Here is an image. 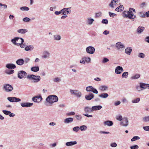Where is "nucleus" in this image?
Returning <instances> with one entry per match:
<instances>
[{
	"mask_svg": "<svg viewBox=\"0 0 149 149\" xmlns=\"http://www.w3.org/2000/svg\"><path fill=\"white\" fill-rule=\"evenodd\" d=\"M135 13V9L131 8H129V11L127 12L125 11H124L123 14L125 16L124 17L126 18H128L130 19H134L136 17V16L134 15Z\"/></svg>",
	"mask_w": 149,
	"mask_h": 149,
	"instance_id": "obj_1",
	"label": "nucleus"
},
{
	"mask_svg": "<svg viewBox=\"0 0 149 149\" xmlns=\"http://www.w3.org/2000/svg\"><path fill=\"white\" fill-rule=\"evenodd\" d=\"M27 78L32 81L33 83L38 82L41 79V78L40 76L35 75L33 74L28 75L27 76Z\"/></svg>",
	"mask_w": 149,
	"mask_h": 149,
	"instance_id": "obj_2",
	"label": "nucleus"
},
{
	"mask_svg": "<svg viewBox=\"0 0 149 149\" xmlns=\"http://www.w3.org/2000/svg\"><path fill=\"white\" fill-rule=\"evenodd\" d=\"M46 101L52 104L53 103L56 102L58 100L57 96L55 95H51L48 96L46 98Z\"/></svg>",
	"mask_w": 149,
	"mask_h": 149,
	"instance_id": "obj_3",
	"label": "nucleus"
},
{
	"mask_svg": "<svg viewBox=\"0 0 149 149\" xmlns=\"http://www.w3.org/2000/svg\"><path fill=\"white\" fill-rule=\"evenodd\" d=\"M3 89L5 92H9L12 91L13 88L12 86L9 84H4Z\"/></svg>",
	"mask_w": 149,
	"mask_h": 149,
	"instance_id": "obj_4",
	"label": "nucleus"
},
{
	"mask_svg": "<svg viewBox=\"0 0 149 149\" xmlns=\"http://www.w3.org/2000/svg\"><path fill=\"white\" fill-rule=\"evenodd\" d=\"M91 60V58L90 57L84 56L82 58L81 60L79 62L85 65L86 63L88 64L90 63Z\"/></svg>",
	"mask_w": 149,
	"mask_h": 149,
	"instance_id": "obj_5",
	"label": "nucleus"
},
{
	"mask_svg": "<svg viewBox=\"0 0 149 149\" xmlns=\"http://www.w3.org/2000/svg\"><path fill=\"white\" fill-rule=\"evenodd\" d=\"M70 92L71 95H74L78 98L81 97L82 95L81 92L77 90H70Z\"/></svg>",
	"mask_w": 149,
	"mask_h": 149,
	"instance_id": "obj_6",
	"label": "nucleus"
},
{
	"mask_svg": "<svg viewBox=\"0 0 149 149\" xmlns=\"http://www.w3.org/2000/svg\"><path fill=\"white\" fill-rule=\"evenodd\" d=\"M86 91L87 92H92L93 93L97 94L98 93L97 90L92 86H89L86 88Z\"/></svg>",
	"mask_w": 149,
	"mask_h": 149,
	"instance_id": "obj_7",
	"label": "nucleus"
},
{
	"mask_svg": "<svg viewBox=\"0 0 149 149\" xmlns=\"http://www.w3.org/2000/svg\"><path fill=\"white\" fill-rule=\"evenodd\" d=\"M27 73L23 70H21L18 72V77L20 79H22L26 78Z\"/></svg>",
	"mask_w": 149,
	"mask_h": 149,
	"instance_id": "obj_8",
	"label": "nucleus"
},
{
	"mask_svg": "<svg viewBox=\"0 0 149 149\" xmlns=\"http://www.w3.org/2000/svg\"><path fill=\"white\" fill-rule=\"evenodd\" d=\"M95 50L94 47L92 46L88 47L86 48V52L89 54H93L95 53Z\"/></svg>",
	"mask_w": 149,
	"mask_h": 149,
	"instance_id": "obj_9",
	"label": "nucleus"
},
{
	"mask_svg": "<svg viewBox=\"0 0 149 149\" xmlns=\"http://www.w3.org/2000/svg\"><path fill=\"white\" fill-rule=\"evenodd\" d=\"M7 99L12 102H19L21 100L20 99L15 97H8L7 98Z\"/></svg>",
	"mask_w": 149,
	"mask_h": 149,
	"instance_id": "obj_10",
	"label": "nucleus"
},
{
	"mask_svg": "<svg viewBox=\"0 0 149 149\" xmlns=\"http://www.w3.org/2000/svg\"><path fill=\"white\" fill-rule=\"evenodd\" d=\"M70 7L64 8L61 10V14L65 15L70 14L71 12Z\"/></svg>",
	"mask_w": 149,
	"mask_h": 149,
	"instance_id": "obj_11",
	"label": "nucleus"
},
{
	"mask_svg": "<svg viewBox=\"0 0 149 149\" xmlns=\"http://www.w3.org/2000/svg\"><path fill=\"white\" fill-rule=\"evenodd\" d=\"M122 120L123 121L120 122V125L124 127L127 126L129 125L128 118L126 117H125L123 118Z\"/></svg>",
	"mask_w": 149,
	"mask_h": 149,
	"instance_id": "obj_12",
	"label": "nucleus"
},
{
	"mask_svg": "<svg viewBox=\"0 0 149 149\" xmlns=\"http://www.w3.org/2000/svg\"><path fill=\"white\" fill-rule=\"evenodd\" d=\"M42 100V98L41 95L35 96L32 98V100L35 102L39 103Z\"/></svg>",
	"mask_w": 149,
	"mask_h": 149,
	"instance_id": "obj_13",
	"label": "nucleus"
},
{
	"mask_svg": "<svg viewBox=\"0 0 149 149\" xmlns=\"http://www.w3.org/2000/svg\"><path fill=\"white\" fill-rule=\"evenodd\" d=\"M21 106L24 108L31 107L33 105V103L29 102H22L20 103Z\"/></svg>",
	"mask_w": 149,
	"mask_h": 149,
	"instance_id": "obj_14",
	"label": "nucleus"
},
{
	"mask_svg": "<svg viewBox=\"0 0 149 149\" xmlns=\"http://www.w3.org/2000/svg\"><path fill=\"white\" fill-rule=\"evenodd\" d=\"M124 70L122 67L120 66H117L115 69V72L117 74H121Z\"/></svg>",
	"mask_w": 149,
	"mask_h": 149,
	"instance_id": "obj_15",
	"label": "nucleus"
},
{
	"mask_svg": "<svg viewBox=\"0 0 149 149\" xmlns=\"http://www.w3.org/2000/svg\"><path fill=\"white\" fill-rule=\"evenodd\" d=\"M94 97V95L92 93H89L88 95H85V98L88 100H90Z\"/></svg>",
	"mask_w": 149,
	"mask_h": 149,
	"instance_id": "obj_16",
	"label": "nucleus"
},
{
	"mask_svg": "<svg viewBox=\"0 0 149 149\" xmlns=\"http://www.w3.org/2000/svg\"><path fill=\"white\" fill-rule=\"evenodd\" d=\"M139 85H141V87L143 90L147 88L149 89V84H148L140 82L139 83Z\"/></svg>",
	"mask_w": 149,
	"mask_h": 149,
	"instance_id": "obj_17",
	"label": "nucleus"
},
{
	"mask_svg": "<svg viewBox=\"0 0 149 149\" xmlns=\"http://www.w3.org/2000/svg\"><path fill=\"white\" fill-rule=\"evenodd\" d=\"M116 46L118 49H120L124 48L125 46L122 44L120 42H118L116 44Z\"/></svg>",
	"mask_w": 149,
	"mask_h": 149,
	"instance_id": "obj_18",
	"label": "nucleus"
},
{
	"mask_svg": "<svg viewBox=\"0 0 149 149\" xmlns=\"http://www.w3.org/2000/svg\"><path fill=\"white\" fill-rule=\"evenodd\" d=\"M34 47L33 45H27L25 47L24 50L26 51L31 52L34 49Z\"/></svg>",
	"mask_w": 149,
	"mask_h": 149,
	"instance_id": "obj_19",
	"label": "nucleus"
},
{
	"mask_svg": "<svg viewBox=\"0 0 149 149\" xmlns=\"http://www.w3.org/2000/svg\"><path fill=\"white\" fill-rule=\"evenodd\" d=\"M16 63L19 65H22L24 63V60L23 58L17 59L16 61Z\"/></svg>",
	"mask_w": 149,
	"mask_h": 149,
	"instance_id": "obj_20",
	"label": "nucleus"
},
{
	"mask_svg": "<svg viewBox=\"0 0 149 149\" xmlns=\"http://www.w3.org/2000/svg\"><path fill=\"white\" fill-rule=\"evenodd\" d=\"M6 68L9 69H14L16 68V66L13 63H8L6 65Z\"/></svg>",
	"mask_w": 149,
	"mask_h": 149,
	"instance_id": "obj_21",
	"label": "nucleus"
},
{
	"mask_svg": "<svg viewBox=\"0 0 149 149\" xmlns=\"http://www.w3.org/2000/svg\"><path fill=\"white\" fill-rule=\"evenodd\" d=\"M84 111L86 113H91L93 111L92 107L91 108V107H84Z\"/></svg>",
	"mask_w": 149,
	"mask_h": 149,
	"instance_id": "obj_22",
	"label": "nucleus"
},
{
	"mask_svg": "<svg viewBox=\"0 0 149 149\" xmlns=\"http://www.w3.org/2000/svg\"><path fill=\"white\" fill-rule=\"evenodd\" d=\"M108 87L105 85H102L100 86L99 89V90L102 91H104L108 90Z\"/></svg>",
	"mask_w": 149,
	"mask_h": 149,
	"instance_id": "obj_23",
	"label": "nucleus"
},
{
	"mask_svg": "<svg viewBox=\"0 0 149 149\" xmlns=\"http://www.w3.org/2000/svg\"><path fill=\"white\" fill-rule=\"evenodd\" d=\"M132 48L131 47H127L126 48L125 50V52L127 55H130L132 52Z\"/></svg>",
	"mask_w": 149,
	"mask_h": 149,
	"instance_id": "obj_24",
	"label": "nucleus"
},
{
	"mask_svg": "<svg viewBox=\"0 0 149 149\" xmlns=\"http://www.w3.org/2000/svg\"><path fill=\"white\" fill-rule=\"evenodd\" d=\"M74 120L72 118H66L64 120V122L65 123H69L73 122Z\"/></svg>",
	"mask_w": 149,
	"mask_h": 149,
	"instance_id": "obj_25",
	"label": "nucleus"
},
{
	"mask_svg": "<svg viewBox=\"0 0 149 149\" xmlns=\"http://www.w3.org/2000/svg\"><path fill=\"white\" fill-rule=\"evenodd\" d=\"M21 38L18 37H15L14 38L12 39L11 40V42L14 45H18V43H16V41H17L19 39H20V38Z\"/></svg>",
	"mask_w": 149,
	"mask_h": 149,
	"instance_id": "obj_26",
	"label": "nucleus"
},
{
	"mask_svg": "<svg viewBox=\"0 0 149 149\" xmlns=\"http://www.w3.org/2000/svg\"><path fill=\"white\" fill-rule=\"evenodd\" d=\"M124 9V7L123 6L120 5L116 8L115 10L117 12H121L123 11Z\"/></svg>",
	"mask_w": 149,
	"mask_h": 149,
	"instance_id": "obj_27",
	"label": "nucleus"
},
{
	"mask_svg": "<svg viewBox=\"0 0 149 149\" xmlns=\"http://www.w3.org/2000/svg\"><path fill=\"white\" fill-rule=\"evenodd\" d=\"M20 40H21V43H18V46H20V47L22 48H25L26 47V45L23 44L24 42V39L22 38H21Z\"/></svg>",
	"mask_w": 149,
	"mask_h": 149,
	"instance_id": "obj_28",
	"label": "nucleus"
},
{
	"mask_svg": "<svg viewBox=\"0 0 149 149\" xmlns=\"http://www.w3.org/2000/svg\"><path fill=\"white\" fill-rule=\"evenodd\" d=\"M116 1L115 0H112L109 4V6L111 8H114V5L116 4Z\"/></svg>",
	"mask_w": 149,
	"mask_h": 149,
	"instance_id": "obj_29",
	"label": "nucleus"
},
{
	"mask_svg": "<svg viewBox=\"0 0 149 149\" xmlns=\"http://www.w3.org/2000/svg\"><path fill=\"white\" fill-rule=\"evenodd\" d=\"M77 143L76 141L68 142L65 143V145L67 146H72L76 144Z\"/></svg>",
	"mask_w": 149,
	"mask_h": 149,
	"instance_id": "obj_30",
	"label": "nucleus"
},
{
	"mask_svg": "<svg viewBox=\"0 0 149 149\" xmlns=\"http://www.w3.org/2000/svg\"><path fill=\"white\" fill-rule=\"evenodd\" d=\"M102 108L101 106L98 105L92 107L93 111H96L101 109Z\"/></svg>",
	"mask_w": 149,
	"mask_h": 149,
	"instance_id": "obj_31",
	"label": "nucleus"
},
{
	"mask_svg": "<svg viewBox=\"0 0 149 149\" xmlns=\"http://www.w3.org/2000/svg\"><path fill=\"white\" fill-rule=\"evenodd\" d=\"M104 123L105 125H107L108 126H111L113 124V122L110 120L104 121Z\"/></svg>",
	"mask_w": 149,
	"mask_h": 149,
	"instance_id": "obj_32",
	"label": "nucleus"
},
{
	"mask_svg": "<svg viewBox=\"0 0 149 149\" xmlns=\"http://www.w3.org/2000/svg\"><path fill=\"white\" fill-rule=\"evenodd\" d=\"M94 20L93 18H88L87 20L86 21V23L88 25H91L93 23Z\"/></svg>",
	"mask_w": 149,
	"mask_h": 149,
	"instance_id": "obj_33",
	"label": "nucleus"
},
{
	"mask_svg": "<svg viewBox=\"0 0 149 149\" xmlns=\"http://www.w3.org/2000/svg\"><path fill=\"white\" fill-rule=\"evenodd\" d=\"M99 96L101 98H106L109 96V95L106 93H103L100 95Z\"/></svg>",
	"mask_w": 149,
	"mask_h": 149,
	"instance_id": "obj_34",
	"label": "nucleus"
},
{
	"mask_svg": "<svg viewBox=\"0 0 149 149\" xmlns=\"http://www.w3.org/2000/svg\"><path fill=\"white\" fill-rule=\"evenodd\" d=\"M17 32L21 34H24L28 32V30L26 29H21L17 30Z\"/></svg>",
	"mask_w": 149,
	"mask_h": 149,
	"instance_id": "obj_35",
	"label": "nucleus"
},
{
	"mask_svg": "<svg viewBox=\"0 0 149 149\" xmlns=\"http://www.w3.org/2000/svg\"><path fill=\"white\" fill-rule=\"evenodd\" d=\"M31 70L34 72H37L39 70V67L38 66L33 67L31 68Z\"/></svg>",
	"mask_w": 149,
	"mask_h": 149,
	"instance_id": "obj_36",
	"label": "nucleus"
},
{
	"mask_svg": "<svg viewBox=\"0 0 149 149\" xmlns=\"http://www.w3.org/2000/svg\"><path fill=\"white\" fill-rule=\"evenodd\" d=\"M44 55L42 56V57L44 58H49L50 55V53L47 51H45L44 52Z\"/></svg>",
	"mask_w": 149,
	"mask_h": 149,
	"instance_id": "obj_37",
	"label": "nucleus"
},
{
	"mask_svg": "<svg viewBox=\"0 0 149 149\" xmlns=\"http://www.w3.org/2000/svg\"><path fill=\"white\" fill-rule=\"evenodd\" d=\"M7 6L5 4H3L1 3H0V10L2 9H4L7 8Z\"/></svg>",
	"mask_w": 149,
	"mask_h": 149,
	"instance_id": "obj_38",
	"label": "nucleus"
},
{
	"mask_svg": "<svg viewBox=\"0 0 149 149\" xmlns=\"http://www.w3.org/2000/svg\"><path fill=\"white\" fill-rule=\"evenodd\" d=\"M144 29V27L140 26L137 29L136 31L139 33H141L143 31Z\"/></svg>",
	"mask_w": 149,
	"mask_h": 149,
	"instance_id": "obj_39",
	"label": "nucleus"
},
{
	"mask_svg": "<svg viewBox=\"0 0 149 149\" xmlns=\"http://www.w3.org/2000/svg\"><path fill=\"white\" fill-rule=\"evenodd\" d=\"M81 131H86L87 129V127L85 125H82L79 127Z\"/></svg>",
	"mask_w": 149,
	"mask_h": 149,
	"instance_id": "obj_40",
	"label": "nucleus"
},
{
	"mask_svg": "<svg viewBox=\"0 0 149 149\" xmlns=\"http://www.w3.org/2000/svg\"><path fill=\"white\" fill-rule=\"evenodd\" d=\"M140 98L139 97L134 99L132 100V103H136L139 102L140 101Z\"/></svg>",
	"mask_w": 149,
	"mask_h": 149,
	"instance_id": "obj_41",
	"label": "nucleus"
},
{
	"mask_svg": "<svg viewBox=\"0 0 149 149\" xmlns=\"http://www.w3.org/2000/svg\"><path fill=\"white\" fill-rule=\"evenodd\" d=\"M54 39L56 40H59L61 39V36L59 35H56L54 36Z\"/></svg>",
	"mask_w": 149,
	"mask_h": 149,
	"instance_id": "obj_42",
	"label": "nucleus"
},
{
	"mask_svg": "<svg viewBox=\"0 0 149 149\" xmlns=\"http://www.w3.org/2000/svg\"><path fill=\"white\" fill-rule=\"evenodd\" d=\"M143 120L145 122H149V116H146L143 118Z\"/></svg>",
	"mask_w": 149,
	"mask_h": 149,
	"instance_id": "obj_43",
	"label": "nucleus"
},
{
	"mask_svg": "<svg viewBox=\"0 0 149 149\" xmlns=\"http://www.w3.org/2000/svg\"><path fill=\"white\" fill-rule=\"evenodd\" d=\"M20 9L22 11H28L29 10V8L27 6H23L20 7Z\"/></svg>",
	"mask_w": 149,
	"mask_h": 149,
	"instance_id": "obj_44",
	"label": "nucleus"
},
{
	"mask_svg": "<svg viewBox=\"0 0 149 149\" xmlns=\"http://www.w3.org/2000/svg\"><path fill=\"white\" fill-rule=\"evenodd\" d=\"M75 116L77 120L79 121H81L82 119V116L81 115H76Z\"/></svg>",
	"mask_w": 149,
	"mask_h": 149,
	"instance_id": "obj_45",
	"label": "nucleus"
},
{
	"mask_svg": "<svg viewBox=\"0 0 149 149\" xmlns=\"http://www.w3.org/2000/svg\"><path fill=\"white\" fill-rule=\"evenodd\" d=\"M128 73L127 72H123L122 75L123 78H127L128 76Z\"/></svg>",
	"mask_w": 149,
	"mask_h": 149,
	"instance_id": "obj_46",
	"label": "nucleus"
},
{
	"mask_svg": "<svg viewBox=\"0 0 149 149\" xmlns=\"http://www.w3.org/2000/svg\"><path fill=\"white\" fill-rule=\"evenodd\" d=\"M140 74H136L135 75L132 76L131 78L132 79H137L140 77Z\"/></svg>",
	"mask_w": 149,
	"mask_h": 149,
	"instance_id": "obj_47",
	"label": "nucleus"
},
{
	"mask_svg": "<svg viewBox=\"0 0 149 149\" xmlns=\"http://www.w3.org/2000/svg\"><path fill=\"white\" fill-rule=\"evenodd\" d=\"M80 130L79 126H76L73 128V130L74 132H77Z\"/></svg>",
	"mask_w": 149,
	"mask_h": 149,
	"instance_id": "obj_48",
	"label": "nucleus"
},
{
	"mask_svg": "<svg viewBox=\"0 0 149 149\" xmlns=\"http://www.w3.org/2000/svg\"><path fill=\"white\" fill-rule=\"evenodd\" d=\"M140 139V137L139 136H134L131 139V141H135L136 140H138Z\"/></svg>",
	"mask_w": 149,
	"mask_h": 149,
	"instance_id": "obj_49",
	"label": "nucleus"
},
{
	"mask_svg": "<svg viewBox=\"0 0 149 149\" xmlns=\"http://www.w3.org/2000/svg\"><path fill=\"white\" fill-rule=\"evenodd\" d=\"M145 56V54L143 53H140L138 55V57L140 58H144Z\"/></svg>",
	"mask_w": 149,
	"mask_h": 149,
	"instance_id": "obj_50",
	"label": "nucleus"
},
{
	"mask_svg": "<svg viewBox=\"0 0 149 149\" xmlns=\"http://www.w3.org/2000/svg\"><path fill=\"white\" fill-rule=\"evenodd\" d=\"M61 81L60 78L57 77L53 79V81L55 82H60Z\"/></svg>",
	"mask_w": 149,
	"mask_h": 149,
	"instance_id": "obj_51",
	"label": "nucleus"
},
{
	"mask_svg": "<svg viewBox=\"0 0 149 149\" xmlns=\"http://www.w3.org/2000/svg\"><path fill=\"white\" fill-rule=\"evenodd\" d=\"M116 119L119 121H121L123 119V117L121 115H119L116 116Z\"/></svg>",
	"mask_w": 149,
	"mask_h": 149,
	"instance_id": "obj_52",
	"label": "nucleus"
},
{
	"mask_svg": "<svg viewBox=\"0 0 149 149\" xmlns=\"http://www.w3.org/2000/svg\"><path fill=\"white\" fill-rule=\"evenodd\" d=\"M2 111L4 114L6 115H9V114L10 113V111H9L6 110H3Z\"/></svg>",
	"mask_w": 149,
	"mask_h": 149,
	"instance_id": "obj_53",
	"label": "nucleus"
},
{
	"mask_svg": "<svg viewBox=\"0 0 149 149\" xmlns=\"http://www.w3.org/2000/svg\"><path fill=\"white\" fill-rule=\"evenodd\" d=\"M14 72V70H9L8 71H7L6 72V73L7 74H13Z\"/></svg>",
	"mask_w": 149,
	"mask_h": 149,
	"instance_id": "obj_54",
	"label": "nucleus"
},
{
	"mask_svg": "<svg viewBox=\"0 0 149 149\" xmlns=\"http://www.w3.org/2000/svg\"><path fill=\"white\" fill-rule=\"evenodd\" d=\"M139 148V146L136 145H135L130 147V148L131 149H138Z\"/></svg>",
	"mask_w": 149,
	"mask_h": 149,
	"instance_id": "obj_55",
	"label": "nucleus"
},
{
	"mask_svg": "<svg viewBox=\"0 0 149 149\" xmlns=\"http://www.w3.org/2000/svg\"><path fill=\"white\" fill-rule=\"evenodd\" d=\"M139 16L141 17H143V18H145L146 17V13H145V14H144V13H143L142 12H140L139 13Z\"/></svg>",
	"mask_w": 149,
	"mask_h": 149,
	"instance_id": "obj_56",
	"label": "nucleus"
},
{
	"mask_svg": "<svg viewBox=\"0 0 149 149\" xmlns=\"http://www.w3.org/2000/svg\"><path fill=\"white\" fill-rule=\"evenodd\" d=\"M136 88L138 91H140L142 90V89L141 87V85L140 86L137 85L136 86Z\"/></svg>",
	"mask_w": 149,
	"mask_h": 149,
	"instance_id": "obj_57",
	"label": "nucleus"
},
{
	"mask_svg": "<svg viewBox=\"0 0 149 149\" xmlns=\"http://www.w3.org/2000/svg\"><path fill=\"white\" fill-rule=\"evenodd\" d=\"M109 16L112 17H114L115 16H116V14L111 13L110 12H109Z\"/></svg>",
	"mask_w": 149,
	"mask_h": 149,
	"instance_id": "obj_58",
	"label": "nucleus"
},
{
	"mask_svg": "<svg viewBox=\"0 0 149 149\" xmlns=\"http://www.w3.org/2000/svg\"><path fill=\"white\" fill-rule=\"evenodd\" d=\"M102 15V13L101 12H98L96 13L95 17L96 18H98L101 16Z\"/></svg>",
	"mask_w": 149,
	"mask_h": 149,
	"instance_id": "obj_59",
	"label": "nucleus"
},
{
	"mask_svg": "<svg viewBox=\"0 0 149 149\" xmlns=\"http://www.w3.org/2000/svg\"><path fill=\"white\" fill-rule=\"evenodd\" d=\"M102 23L107 24L108 23V21L106 19H103L102 21Z\"/></svg>",
	"mask_w": 149,
	"mask_h": 149,
	"instance_id": "obj_60",
	"label": "nucleus"
},
{
	"mask_svg": "<svg viewBox=\"0 0 149 149\" xmlns=\"http://www.w3.org/2000/svg\"><path fill=\"white\" fill-rule=\"evenodd\" d=\"M30 19L28 17H26L24 18L23 19V21L24 22H28L30 21Z\"/></svg>",
	"mask_w": 149,
	"mask_h": 149,
	"instance_id": "obj_61",
	"label": "nucleus"
},
{
	"mask_svg": "<svg viewBox=\"0 0 149 149\" xmlns=\"http://www.w3.org/2000/svg\"><path fill=\"white\" fill-rule=\"evenodd\" d=\"M109 61V60L108 58H104L102 60V62L103 63H105L108 62Z\"/></svg>",
	"mask_w": 149,
	"mask_h": 149,
	"instance_id": "obj_62",
	"label": "nucleus"
},
{
	"mask_svg": "<svg viewBox=\"0 0 149 149\" xmlns=\"http://www.w3.org/2000/svg\"><path fill=\"white\" fill-rule=\"evenodd\" d=\"M75 114L74 112L72 111L67 113L66 115L68 116L74 115Z\"/></svg>",
	"mask_w": 149,
	"mask_h": 149,
	"instance_id": "obj_63",
	"label": "nucleus"
},
{
	"mask_svg": "<svg viewBox=\"0 0 149 149\" xmlns=\"http://www.w3.org/2000/svg\"><path fill=\"white\" fill-rule=\"evenodd\" d=\"M143 129L145 131H149V126H145L143 127Z\"/></svg>",
	"mask_w": 149,
	"mask_h": 149,
	"instance_id": "obj_64",
	"label": "nucleus"
}]
</instances>
